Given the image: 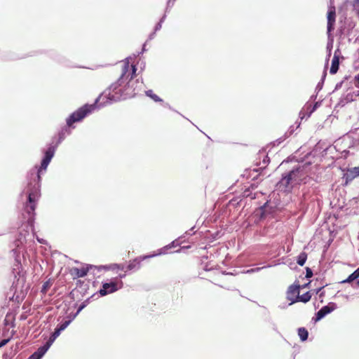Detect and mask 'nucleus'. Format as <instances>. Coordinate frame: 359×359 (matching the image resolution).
I'll return each instance as SVG.
<instances>
[{"mask_svg":"<svg viewBox=\"0 0 359 359\" xmlns=\"http://www.w3.org/2000/svg\"><path fill=\"white\" fill-rule=\"evenodd\" d=\"M130 65L129 62H125L122 66L121 69V76L120 79L112 83L107 89H106L95 100V102L93 104H85L81 107L79 108L76 111L73 112L67 118V125L68 127H72V126L78 121H81L88 114L92 113L96 108V107H100L105 105L111 101H117L121 99L123 97L124 98L126 95L128 93H125L126 90H123L121 88V83H119L123 77L126 76L128 79L130 76V80H132L133 78L136 76V67L135 65H131L132 72L131 74L127 73L129 71Z\"/></svg>","mask_w":359,"mask_h":359,"instance_id":"f257e3e1","label":"nucleus"},{"mask_svg":"<svg viewBox=\"0 0 359 359\" xmlns=\"http://www.w3.org/2000/svg\"><path fill=\"white\" fill-rule=\"evenodd\" d=\"M300 171L299 168L290 171L287 175L281 179L279 182L280 187L288 189L292 188L294 184H298L301 181Z\"/></svg>","mask_w":359,"mask_h":359,"instance_id":"f03ea898","label":"nucleus"},{"mask_svg":"<svg viewBox=\"0 0 359 359\" xmlns=\"http://www.w3.org/2000/svg\"><path fill=\"white\" fill-rule=\"evenodd\" d=\"M122 285V281L118 280L117 278H116L110 283H103L102 288L99 291V293L101 296H105L108 294H111L117 291L118 289L121 288Z\"/></svg>","mask_w":359,"mask_h":359,"instance_id":"7ed1b4c3","label":"nucleus"},{"mask_svg":"<svg viewBox=\"0 0 359 359\" xmlns=\"http://www.w3.org/2000/svg\"><path fill=\"white\" fill-rule=\"evenodd\" d=\"M55 154V148L54 147H50L45 153V156L43 158L41 166L35 172L36 173V177L39 181L41 180V172L43 170H46L49 163L50 162L52 158L53 157Z\"/></svg>","mask_w":359,"mask_h":359,"instance_id":"20e7f679","label":"nucleus"},{"mask_svg":"<svg viewBox=\"0 0 359 359\" xmlns=\"http://www.w3.org/2000/svg\"><path fill=\"white\" fill-rule=\"evenodd\" d=\"M38 196V187L34 191L29 192L28 203L26 205L25 210L28 214H34L36 208V201Z\"/></svg>","mask_w":359,"mask_h":359,"instance_id":"39448f33","label":"nucleus"},{"mask_svg":"<svg viewBox=\"0 0 359 359\" xmlns=\"http://www.w3.org/2000/svg\"><path fill=\"white\" fill-rule=\"evenodd\" d=\"M299 285H291L287 288L286 292L287 299L291 302L290 304L298 302L297 297L299 295Z\"/></svg>","mask_w":359,"mask_h":359,"instance_id":"423d86ee","label":"nucleus"},{"mask_svg":"<svg viewBox=\"0 0 359 359\" xmlns=\"http://www.w3.org/2000/svg\"><path fill=\"white\" fill-rule=\"evenodd\" d=\"M327 33H330L334 29V25L336 21V11L334 6H331L327 12Z\"/></svg>","mask_w":359,"mask_h":359,"instance_id":"0eeeda50","label":"nucleus"},{"mask_svg":"<svg viewBox=\"0 0 359 359\" xmlns=\"http://www.w3.org/2000/svg\"><path fill=\"white\" fill-rule=\"evenodd\" d=\"M154 256V255L138 257L133 260H130L127 266V270L131 271L134 269H139L141 266L142 261Z\"/></svg>","mask_w":359,"mask_h":359,"instance_id":"6e6552de","label":"nucleus"},{"mask_svg":"<svg viewBox=\"0 0 359 359\" xmlns=\"http://www.w3.org/2000/svg\"><path fill=\"white\" fill-rule=\"evenodd\" d=\"M339 66V55L337 53V51L334 52V56L332 60L331 67L330 69V73L331 74H334L337 72Z\"/></svg>","mask_w":359,"mask_h":359,"instance_id":"1a4fd4ad","label":"nucleus"},{"mask_svg":"<svg viewBox=\"0 0 359 359\" xmlns=\"http://www.w3.org/2000/svg\"><path fill=\"white\" fill-rule=\"evenodd\" d=\"M359 176V166L349 168L347 170V173L344 175L346 178V182L353 180L354 178Z\"/></svg>","mask_w":359,"mask_h":359,"instance_id":"9d476101","label":"nucleus"},{"mask_svg":"<svg viewBox=\"0 0 359 359\" xmlns=\"http://www.w3.org/2000/svg\"><path fill=\"white\" fill-rule=\"evenodd\" d=\"M88 270V267H83L81 269L73 268L71 270V274L74 276V278H83L87 275Z\"/></svg>","mask_w":359,"mask_h":359,"instance_id":"9b49d317","label":"nucleus"},{"mask_svg":"<svg viewBox=\"0 0 359 359\" xmlns=\"http://www.w3.org/2000/svg\"><path fill=\"white\" fill-rule=\"evenodd\" d=\"M332 311V309L329 306H325L322 307L317 313L316 318L317 320H320L327 314L330 313Z\"/></svg>","mask_w":359,"mask_h":359,"instance_id":"f8f14e48","label":"nucleus"},{"mask_svg":"<svg viewBox=\"0 0 359 359\" xmlns=\"http://www.w3.org/2000/svg\"><path fill=\"white\" fill-rule=\"evenodd\" d=\"M50 347V344L46 342L43 346L39 347L35 353L41 358Z\"/></svg>","mask_w":359,"mask_h":359,"instance_id":"ddd939ff","label":"nucleus"},{"mask_svg":"<svg viewBox=\"0 0 359 359\" xmlns=\"http://www.w3.org/2000/svg\"><path fill=\"white\" fill-rule=\"evenodd\" d=\"M298 335L302 341H306L308 338L309 333L306 328L300 327L298 329Z\"/></svg>","mask_w":359,"mask_h":359,"instance_id":"4468645a","label":"nucleus"},{"mask_svg":"<svg viewBox=\"0 0 359 359\" xmlns=\"http://www.w3.org/2000/svg\"><path fill=\"white\" fill-rule=\"evenodd\" d=\"M297 299H298V302L306 303L311 300V294L310 293V292H307L303 294L302 295H299V297H297Z\"/></svg>","mask_w":359,"mask_h":359,"instance_id":"2eb2a0df","label":"nucleus"},{"mask_svg":"<svg viewBox=\"0 0 359 359\" xmlns=\"http://www.w3.org/2000/svg\"><path fill=\"white\" fill-rule=\"evenodd\" d=\"M307 259V254L304 252H301L297 257V262L300 266H304Z\"/></svg>","mask_w":359,"mask_h":359,"instance_id":"dca6fc26","label":"nucleus"},{"mask_svg":"<svg viewBox=\"0 0 359 359\" xmlns=\"http://www.w3.org/2000/svg\"><path fill=\"white\" fill-rule=\"evenodd\" d=\"M60 332L61 331L58 328H56L46 342L51 346L55 339L60 334Z\"/></svg>","mask_w":359,"mask_h":359,"instance_id":"f3484780","label":"nucleus"},{"mask_svg":"<svg viewBox=\"0 0 359 359\" xmlns=\"http://www.w3.org/2000/svg\"><path fill=\"white\" fill-rule=\"evenodd\" d=\"M358 278H359L358 276L354 271L351 275H349L348 277L346 279H345L344 280H341L340 283H350L353 282V280H356Z\"/></svg>","mask_w":359,"mask_h":359,"instance_id":"a211bd4d","label":"nucleus"},{"mask_svg":"<svg viewBox=\"0 0 359 359\" xmlns=\"http://www.w3.org/2000/svg\"><path fill=\"white\" fill-rule=\"evenodd\" d=\"M146 95L151 97L155 102H162L163 100L155 93H154L153 90H149L146 91Z\"/></svg>","mask_w":359,"mask_h":359,"instance_id":"6ab92c4d","label":"nucleus"},{"mask_svg":"<svg viewBox=\"0 0 359 359\" xmlns=\"http://www.w3.org/2000/svg\"><path fill=\"white\" fill-rule=\"evenodd\" d=\"M50 283L49 281H46L43 284V286H42V289H41V292L43 293H46V292L48 291V290L50 288Z\"/></svg>","mask_w":359,"mask_h":359,"instance_id":"aec40b11","label":"nucleus"},{"mask_svg":"<svg viewBox=\"0 0 359 359\" xmlns=\"http://www.w3.org/2000/svg\"><path fill=\"white\" fill-rule=\"evenodd\" d=\"M306 278H311L312 276H313L312 270L310 268L306 267Z\"/></svg>","mask_w":359,"mask_h":359,"instance_id":"412c9836","label":"nucleus"},{"mask_svg":"<svg viewBox=\"0 0 359 359\" xmlns=\"http://www.w3.org/2000/svg\"><path fill=\"white\" fill-rule=\"evenodd\" d=\"M69 321H65L62 325H60L59 327H57L60 331L64 330L69 325Z\"/></svg>","mask_w":359,"mask_h":359,"instance_id":"4be33fe9","label":"nucleus"},{"mask_svg":"<svg viewBox=\"0 0 359 359\" xmlns=\"http://www.w3.org/2000/svg\"><path fill=\"white\" fill-rule=\"evenodd\" d=\"M11 340V338L3 339L0 341V348L7 344Z\"/></svg>","mask_w":359,"mask_h":359,"instance_id":"5701e85b","label":"nucleus"},{"mask_svg":"<svg viewBox=\"0 0 359 359\" xmlns=\"http://www.w3.org/2000/svg\"><path fill=\"white\" fill-rule=\"evenodd\" d=\"M28 359H41V358H39L38 355L34 352L29 357Z\"/></svg>","mask_w":359,"mask_h":359,"instance_id":"b1692460","label":"nucleus"},{"mask_svg":"<svg viewBox=\"0 0 359 359\" xmlns=\"http://www.w3.org/2000/svg\"><path fill=\"white\" fill-rule=\"evenodd\" d=\"M355 272L357 273V275L359 277V267L355 271Z\"/></svg>","mask_w":359,"mask_h":359,"instance_id":"393cba45","label":"nucleus"},{"mask_svg":"<svg viewBox=\"0 0 359 359\" xmlns=\"http://www.w3.org/2000/svg\"><path fill=\"white\" fill-rule=\"evenodd\" d=\"M125 276H126V274H120V275L118 276V277H119L120 278H122L125 277Z\"/></svg>","mask_w":359,"mask_h":359,"instance_id":"a878e982","label":"nucleus"},{"mask_svg":"<svg viewBox=\"0 0 359 359\" xmlns=\"http://www.w3.org/2000/svg\"><path fill=\"white\" fill-rule=\"evenodd\" d=\"M117 268H118V269H121V270H123V266H121V267L120 266H117Z\"/></svg>","mask_w":359,"mask_h":359,"instance_id":"bb28decb","label":"nucleus"},{"mask_svg":"<svg viewBox=\"0 0 359 359\" xmlns=\"http://www.w3.org/2000/svg\"><path fill=\"white\" fill-rule=\"evenodd\" d=\"M308 285H309V283H308V284H305L303 287H307V286H308Z\"/></svg>","mask_w":359,"mask_h":359,"instance_id":"cd10ccee","label":"nucleus"},{"mask_svg":"<svg viewBox=\"0 0 359 359\" xmlns=\"http://www.w3.org/2000/svg\"><path fill=\"white\" fill-rule=\"evenodd\" d=\"M357 285H359V280L357 281Z\"/></svg>","mask_w":359,"mask_h":359,"instance_id":"c85d7f7f","label":"nucleus"},{"mask_svg":"<svg viewBox=\"0 0 359 359\" xmlns=\"http://www.w3.org/2000/svg\"><path fill=\"white\" fill-rule=\"evenodd\" d=\"M356 78L359 80V74L358 75V76Z\"/></svg>","mask_w":359,"mask_h":359,"instance_id":"c756f323","label":"nucleus"},{"mask_svg":"<svg viewBox=\"0 0 359 359\" xmlns=\"http://www.w3.org/2000/svg\"><path fill=\"white\" fill-rule=\"evenodd\" d=\"M358 16H359V10L358 11Z\"/></svg>","mask_w":359,"mask_h":359,"instance_id":"7c9ffc66","label":"nucleus"}]
</instances>
